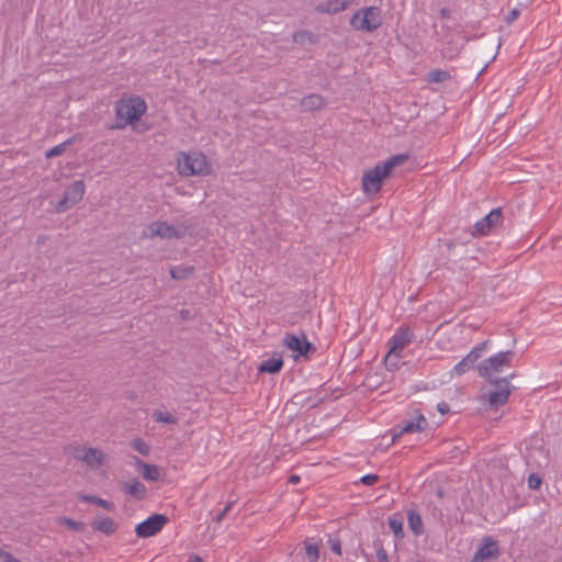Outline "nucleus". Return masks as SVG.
I'll return each mask as SVG.
<instances>
[{
  "instance_id": "79ce46f5",
  "label": "nucleus",
  "mask_w": 562,
  "mask_h": 562,
  "mask_svg": "<svg viewBox=\"0 0 562 562\" xmlns=\"http://www.w3.org/2000/svg\"><path fill=\"white\" fill-rule=\"evenodd\" d=\"M330 550L336 554H341V547L338 540L330 541Z\"/></svg>"
},
{
  "instance_id": "6ab92c4d",
  "label": "nucleus",
  "mask_w": 562,
  "mask_h": 562,
  "mask_svg": "<svg viewBox=\"0 0 562 562\" xmlns=\"http://www.w3.org/2000/svg\"><path fill=\"white\" fill-rule=\"evenodd\" d=\"M325 105V101L321 94H310L301 100V106L305 111L319 110Z\"/></svg>"
},
{
  "instance_id": "20e7f679",
  "label": "nucleus",
  "mask_w": 562,
  "mask_h": 562,
  "mask_svg": "<svg viewBox=\"0 0 562 562\" xmlns=\"http://www.w3.org/2000/svg\"><path fill=\"white\" fill-rule=\"evenodd\" d=\"M146 110L147 104L139 97L121 100L115 108V113L117 119L123 120L124 122L123 124H117V127L123 128L127 124L138 121L140 116L145 114Z\"/></svg>"
},
{
  "instance_id": "473e14b6",
  "label": "nucleus",
  "mask_w": 562,
  "mask_h": 562,
  "mask_svg": "<svg viewBox=\"0 0 562 562\" xmlns=\"http://www.w3.org/2000/svg\"><path fill=\"white\" fill-rule=\"evenodd\" d=\"M487 344L488 340H485L472 348V350L469 353L470 356L473 357L474 361H477L481 358L482 352L485 350Z\"/></svg>"
},
{
  "instance_id": "2eb2a0df",
  "label": "nucleus",
  "mask_w": 562,
  "mask_h": 562,
  "mask_svg": "<svg viewBox=\"0 0 562 562\" xmlns=\"http://www.w3.org/2000/svg\"><path fill=\"white\" fill-rule=\"evenodd\" d=\"M428 423L425 416L416 412L414 417L409 420L402 422L397 427L398 430L393 434V441H395L400 436L404 434H413L424 430L427 427Z\"/></svg>"
},
{
  "instance_id": "a19ab883",
  "label": "nucleus",
  "mask_w": 562,
  "mask_h": 562,
  "mask_svg": "<svg viewBox=\"0 0 562 562\" xmlns=\"http://www.w3.org/2000/svg\"><path fill=\"white\" fill-rule=\"evenodd\" d=\"M519 15V11L517 9H513L508 12V14L506 15V22L507 23H512L514 22Z\"/></svg>"
},
{
  "instance_id": "a211bd4d",
  "label": "nucleus",
  "mask_w": 562,
  "mask_h": 562,
  "mask_svg": "<svg viewBox=\"0 0 562 562\" xmlns=\"http://www.w3.org/2000/svg\"><path fill=\"white\" fill-rule=\"evenodd\" d=\"M122 490L136 499H143L146 495V486L136 479L132 482H123Z\"/></svg>"
},
{
  "instance_id": "5701e85b",
  "label": "nucleus",
  "mask_w": 562,
  "mask_h": 562,
  "mask_svg": "<svg viewBox=\"0 0 562 562\" xmlns=\"http://www.w3.org/2000/svg\"><path fill=\"white\" fill-rule=\"evenodd\" d=\"M408 526L413 533L419 536L423 533V520L420 515L415 510H409L407 515Z\"/></svg>"
},
{
  "instance_id": "49530a36",
  "label": "nucleus",
  "mask_w": 562,
  "mask_h": 562,
  "mask_svg": "<svg viewBox=\"0 0 562 562\" xmlns=\"http://www.w3.org/2000/svg\"><path fill=\"white\" fill-rule=\"evenodd\" d=\"M449 10L448 9H441L440 14L442 18H449Z\"/></svg>"
},
{
  "instance_id": "f704fd0d",
  "label": "nucleus",
  "mask_w": 562,
  "mask_h": 562,
  "mask_svg": "<svg viewBox=\"0 0 562 562\" xmlns=\"http://www.w3.org/2000/svg\"><path fill=\"white\" fill-rule=\"evenodd\" d=\"M487 344L488 340H485L472 348V350L469 353L470 356L473 357L474 361H477L481 358L482 352L485 350Z\"/></svg>"
},
{
  "instance_id": "7ed1b4c3",
  "label": "nucleus",
  "mask_w": 562,
  "mask_h": 562,
  "mask_svg": "<svg viewBox=\"0 0 562 562\" xmlns=\"http://www.w3.org/2000/svg\"><path fill=\"white\" fill-rule=\"evenodd\" d=\"M382 11L379 7H367L356 11L350 18V26L360 32L372 33L382 25Z\"/></svg>"
},
{
  "instance_id": "f8f14e48",
  "label": "nucleus",
  "mask_w": 562,
  "mask_h": 562,
  "mask_svg": "<svg viewBox=\"0 0 562 562\" xmlns=\"http://www.w3.org/2000/svg\"><path fill=\"white\" fill-rule=\"evenodd\" d=\"M499 552L498 542L491 537H485L470 562H492Z\"/></svg>"
},
{
  "instance_id": "dca6fc26",
  "label": "nucleus",
  "mask_w": 562,
  "mask_h": 562,
  "mask_svg": "<svg viewBox=\"0 0 562 562\" xmlns=\"http://www.w3.org/2000/svg\"><path fill=\"white\" fill-rule=\"evenodd\" d=\"M353 0H327L316 5L318 13L335 14L348 8Z\"/></svg>"
},
{
  "instance_id": "ea45409f",
  "label": "nucleus",
  "mask_w": 562,
  "mask_h": 562,
  "mask_svg": "<svg viewBox=\"0 0 562 562\" xmlns=\"http://www.w3.org/2000/svg\"><path fill=\"white\" fill-rule=\"evenodd\" d=\"M376 558L379 562H389L387 553L382 546L376 549Z\"/></svg>"
},
{
  "instance_id": "2f4dec72",
  "label": "nucleus",
  "mask_w": 562,
  "mask_h": 562,
  "mask_svg": "<svg viewBox=\"0 0 562 562\" xmlns=\"http://www.w3.org/2000/svg\"><path fill=\"white\" fill-rule=\"evenodd\" d=\"M389 527L396 537L403 536V522L397 518H391L389 520Z\"/></svg>"
},
{
  "instance_id": "412c9836",
  "label": "nucleus",
  "mask_w": 562,
  "mask_h": 562,
  "mask_svg": "<svg viewBox=\"0 0 562 562\" xmlns=\"http://www.w3.org/2000/svg\"><path fill=\"white\" fill-rule=\"evenodd\" d=\"M194 271L193 266L180 265L170 269V276L175 280H186L192 277Z\"/></svg>"
},
{
  "instance_id": "cd10ccee",
  "label": "nucleus",
  "mask_w": 562,
  "mask_h": 562,
  "mask_svg": "<svg viewBox=\"0 0 562 562\" xmlns=\"http://www.w3.org/2000/svg\"><path fill=\"white\" fill-rule=\"evenodd\" d=\"M153 418L158 423H165V424H177L178 419L170 414L169 412H162L158 411L153 414Z\"/></svg>"
},
{
  "instance_id": "c9c22d12",
  "label": "nucleus",
  "mask_w": 562,
  "mask_h": 562,
  "mask_svg": "<svg viewBox=\"0 0 562 562\" xmlns=\"http://www.w3.org/2000/svg\"><path fill=\"white\" fill-rule=\"evenodd\" d=\"M542 480L541 477L536 474L531 473L528 477V486L530 490H538L541 486Z\"/></svg>"
},
{
  "instance_id": "f03ea898",
  "label": "nucleus",
  "mask_w": 562,
  "mask_h": 562,
  "mask_svg": "<svg viewBox=\"0 0 562 562\" xmlns=\"http://www.w3.org/2000/svg\"><path fill=\"white\" fill-rule=\"evenodd\" d=\"M177 171L180 176L204 177L211 173L212 168L206 156L201 151H180L177 156Z\"/></svg>"
},
{
  "instance_id": "ddd939ff",
  "label": "nucleus",
  "mask_w": 562,
  "mask_h": 562,
  "mask_svg": "<svg viewBox=\"0 0 562 562\" xmlns=\"http://www.w3.org/2000/svg\"><path fill=\"white\" fill-rule=\"evenodd\" d=\"M503 220L502 210L493 209L486 216L474 224L473 236L487 235L494 227L501 225Z\"/></svg>"
},
{
  "instance_id": "4468645a",
  "label": "nucleus",
  "mask_w": 562,
  "mask_h": 562,
  "mask_svg": "<svg viewBox=\"0 0 562 562\" xmlns=\"http://www.w3.org/2000/svg\"><path fill=\"white\" fill-rule=\"evenodd\" d=\"M494 390L488 393V404L493 407L504 405L509 397V381L507 378L497 379L492 382Z\"/></svg>"
},
{
  "instance_id": "37998d69",
  "label": "nucleus",
  "mask_w": 562,
  "mask_h": 562,
  "mask_svg": "<svg viewBox=\"0 0 562 562\" xmlns=\"http://www.w3.org/2000/svg\"><path fill=\"white\" fill-rule=\"evenodd\" d=\"M449 405L446 403V402H440L437 404V411L441 414V415H445L447 413H449Z\"/></svg>"
},
{
  "instance_id": "f3484780",
  "label": "nucleus",
  "mask_w": 562,
  "mask_h": 562,
  "mask_svg": "<svg viewBox=\"0 0 562 562\" xmlns=\"http://www.w3.org/2000/svg\"><path fill=\"white\" fill-rule=\"evenodd\" d=\"M135 465L137 468V471L142 474V476L147 481L156 482L159 480L160 476V470L155 464H148L144 461H142L138 458H134Z\"/></svg>"
},
{
  "instance_id": "aec40b11",
  "label": "nucleus",
  "mask_w": 562,
  "mask_h": 562,
  "mask_svg": "<svg viewBox=\"0 0 562 562\" xmlns=\"http://www.w3.org/2000/svg\"><path fill=\"white\" fill-rule=\"evenodd\" d=\"M283 367V360L281 358H270L260 363L258 370L266 373H278Z\"/></svg>"
},
{
  "instance_id": "de8ad7c7",
  "label": "nucleus",
  "mask_w": 562,
  "mask_h": 562,
  "mask_svg": "<svg viewBox=\"0 0 562 562\" xmlns=\"http://www.w3.org/2000/svg\"><path fill=\"white\" fill-rule=\"evenodd\" d=\"M43 239H44V237L41 236L37 241L41 243V241H43Z\"/></svg>"
},
{
  "instance_id": "1a4fd4ad",
  "label": "nucleus",
  "mask_w": 562,
  "mask_h": 562,
  "mask_svg": "<svg viewBox=\"0 0 562 562\" xmlns=\"http://www.w3.org/2000/svg\"><path fill=\"white\" fill-rule=\"evenodd\" d=\"M85 190L86 187L82 180H77L69 186L66 189L63 199L55 206L56 213H64L80 202L83 198Z\"/></svg>"
},
{
  "instance_id": "a878e982",
  "label": "nucleus",
  "mask_w": 562,
  "mask_h": 562,
  "mask_svg": "<svg viewBox=\"0 0 562 562\" xmlns=\"http://www.w3.org/2000/svg\"><path fill=\"white\" fill-rule=\"evenodd\" d=\"M448 79H450V74L442 69H434L427 74L428 82L439 83Z\"/></svg>"
},
{
  "instance_id": "4c0bfd02",
  "label": "nucleus",
  "mask_w": 562,
  "mask_h": 562,
  "mask_svg": "<svg viewBox=\"0 0 562 562\" xmlns=\"http://www.w3.org/2000/svg\"><path fill=\"white\" fill-rule=\"evenodd\" d=\"M233 502L232 503H228L221 512L220 514L216 516L215 520L216 522H221L228 514V512L231 510L232 506H233Z\"/></svg>"
},
{
  "instance_id": "a18cd8bd",
  "label": "nucleus",
  "mask_w": 562,
  "mask_h": 562,
  "mask_svg": "<svg viewBox=\"0 0 562 562\" xmlns=\"http://www.w3.org/2000/svg\"><path fill=\"white\" fill-rule=\"evenodd\" d=\"M188 562H203V560L199 555H191Z\"/></svg>"
},
{
  "instance_id": "39448f33",
  "label": "nucleus",
  "mask_w": 562,
  "mask_h": 562,
  "mask_svg": "<svg viewBox=\"0 0 562 562\" xmlns=\"http://www.w3.org/2000/svg\"><path fill=\"white\" fill-rule=\"evenodd\" d=\"M513 358V351H502L480 362L476 370L481 376L490 378L495 373L502 372L504 367H508Z\"/></svg>"
},
{
  "instance_id": "9b49d317",
  "label": "nucleus",
  "mask_w": 562,
  "mask_h": 562,
  "mask_svg": "<svg viewBox=\"0 0 562 562\" xmlns=\"http://www.w3.org/2000/svg\"><path fill=\"white\" fill-rule=\"evenodd\" d=\"M283 345L295 353V358L299 356L306 357L308 352L315 350V347L306 339L304 334L301 336L289 333L285 334L283 337Z\"/></svg>"
},
{
  "instance_id": "0eeeda50",
  "label": "nucleus",
  "mask_w": 562,
  "mask_h": 562,
  "mask_svg": "<svg viewBox=\"0 0 562 562\" xmlns=\"http://www.w3.org/2000/svg\"><path fill=\"white\" fill-rule=\"evenodd\" d=\"M187 228L176 227L164 221H156L147 225L143 231L145 238L160 237L162 239L182 238L186 235Z\"/></svg>"
},
{
  "instance_id": "58836bf2",
  "label": "nucleus",
  "mask_w": 562,
  "mask_h": 562,
  "mask_svg": "<svg viewBox=\"0 0 562 562\" xmlns=\"http://www.w3.org/2000/svg\"><path fill=\"white\" fill-rule=\"evenodd\" d=\"M0 559L2 562H21L20 560L15 559L10 552L3 551L0 549Z\"/></svg>"
},
{
  "instance_id": "f257e3e1",
  "label": "nucleus",
  "mask_w": 562,
  "mask_h": 562,
  "mask_svg": "<svg viewBox=\"0 0 562 562\" xmlns=\"http://www.w3.org/2000/svg\"><path fill=\"white\" fill-rule=\"evenodd\" d=\"M408 159L407 154H398L390 157L383 164L374 166L372 169L364 171L362 176V188L367 194H376L381 188L383 180L386 179L392 170Z\"/></svg>"
},
{
  "instance_id": "7c9ffc66",
  "label": "nucleus",
  "mask_w": 562,
  "mask_h": 562,
  "mask_svg": "<svg viewBox=\"0 0 562 562\" xmlns=\"http://www.w3.org/2000/svg\"><path fill=\"white\" fill-rule=\"evenodd\" d=\"M71 144V139H67L66 142L58 144L54 146L53 148L48 149L45 154L46 158H52L61 155L66 147Z\"/></svg>"
},
{
  "instance_id": "e433bc0d",
  "label": "nucleus",
  "mask_w": 562,
  "mask_h": 562,
  "mask_svg": "<svg viewBox=\"0 0 562 562\" xmlns=\"http://www.w3.org/2000/svg\"><path fill=\"white\" fill-rule=\"evenodd\" d=\"M379 481V476L375 474H367L360 479V482L364 485H373Z\"/></svg>"
},
{
  "instance_id": "bb28decb",
  "label": "nucleus",
  "mask_w": 562,
  "mask_h": 562,
  "mask_svg": "<svg viewBox=\"0 0 562 562\" xmlns=\"http://www.w3.org/2000/svg\"><path fill=\"white\" fill-rule=\"evenodd\" d=\"M57 522L59 525L66 526L69 529H72L75 531L81 532V531L85 530V524L83 522L74 520L71 518L60 517V518L57 519Z\"/></svg>"
},
{
  "instance_id": "c85d7f7f",
  "label": "nucleus",
  "mask_w": 562,
  "mask_h": 562,
  "mask_svg": "<svg viewBox=\"0 0 562 562\" xmlns=\"http://www.w3.org/2000/svg\"><path fill=\"white\" fill-rule=\"evenodd\" d=\"M131 446L133 447V449H135L142 456H148L149 452H150L149 445L145 440H143L142 438L134 439L131 442Z\"/></svg>"
},
{
  "instance_id": "b1692460",
  "label": "nucleus",
  "mask_w": 562,
  "mask_h": 562,
  "mask_svg": "<svg viewBox=\"0 0 562 562\" xmlns=\"http://www.w3.org/2000/svg\"><path fill=\"white\" fill-rule=\"evenodd\" d=\"M476 361H474L473 357L468 353L465 357L462 358L460 362H458L453 368V373L457 375H462L472 368H474Z\"/></svg>"
},
{
  "instance_id": "6e6552de",
  "label": "nucleus",
  "mask_w": 562,
  "mask_h": 562,
  "mask_svg": "<svg viewBox=\"0 0 562 562\" xmlns=\"http://www.w3.org/2000/svg\"><path fill=\"white\" fill-rule=\"evenodd\" d=\"M413 333L409 328H400L390 339V350L385 356L386 367H396L395 360L400 357L401 351L412 342Z\"/></svg>"
},
{
  "instance_id": "393cba45",
  "label": "nucleus",
  "mask_w": 562,
  "mask_h": 562,
  "mask_svg": "<svg viewBox=\"0 0 562 562\" xmlns=\"http://www.w3.org/2000/svg\"><path fill=\"white\" fill-rule=\"evenodd\" d=\"M94 528L105 535H111L115 531L116 526L112 518H102L95 522Z\"/></svg>"
},
{
  "instance_id": "4be33fe9",
  "label": "nucleus",
  "mask_w": 562,
  "mask_h": 562,
  "mask_svg": "<svg viewBox=\"0 0 562 562\" xmlns=\"http://www.w3.org/2000/svg\"><path fill=\"white\" fill-rule=\"evenodd\" d=\"M79 499L83 503H91V504H95L109 512H113L115 509V505L113 502H110V501H106V499H103V498H100L98 496H93V495H80L79 496Z\"/></svg>"
},
{
  "instance_id": "c03bdc74",
  "label": "nucleus",
  "mask_w": 562,
  "mask_h": 562,
  "mask_svg": "<svg viewBox=\"0 0 562 562\" xmlns=\"http://www.w3.org/2000/svg\"><path fill=\"white\" fill-rule=\"evenodd\" d=\"M299 482H300V476H299V475H296V474H293V475H291V476L289 477V483H291V484H296V483H299Z\"/></svg>"
},
{
  "instance_id": "9d476101",
  "label": "nucleus",
  "mask_w": 562,
  "mask_h": 562,
  "mask_svg": "<svg viewBox=\"0 0 562 562\" xmlns=\"http://www.w3.org/2000/svg\"><path fill=\"white\" fill-rule=\"evenodd\" d=\"M168 522V517L162 514H154L138 524L135 533L139 538H148L157 535Z\"/></svg>"
},
{
  "instance_id": "c756f323",
  "label": "nucleus",
  "mask_w": 562,
  "mask_h": 562,
  "mask_svg": "<svg viewBox=\"0 0 562 562\" xmlns=\"http://www.w3.org/2000/svg\"><path fill=\"white\" fill-rule=\"evenodd\" d=\"M305 554L310 562H317L319 550L316 543H305Z\"/></svg>"
},
{
  "instance_id": "72a5a7b5",
  "label": "nucleus",
  "mask_w": 562,
  "mask_h": 562,
  "mask_svg": "<svg viewBox=\"0 0 562 562\" xmlns=\"http://www.w3.org/2000/svg\"><path fill=\"white\" fill-rule=\"evenodd\" d=\"M487 344L488 340H485L472 348V350L469 353L470 356L473 357L474 361H477L481 358L482 352L485 350Z\"/></svg>"
},
{
  "instance_id": "423d86ee",
  "label": "nucleus",
  "mask_w": 562,
  "mask_h": 562,
  "mask_svg": "<svg viewBox=\"0 0 562 562\" xmlns=\"http://www.w3.org/2000/svg\"><path fill=\"white\" fill-rule=\"evenodd\" d=\"M71 454L72 457L85 463L88 468L97 470L100 467H102L106 461L105 453L93 447H87V446H72L71 447Z\"/></svg>"
}]
</instances>
